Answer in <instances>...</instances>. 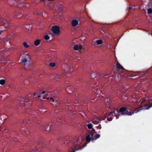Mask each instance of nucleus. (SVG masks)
Returning a JSON list of instances; mask_svg holds the SVG:
<instances>
[{
  "label": "nucleus",
  "mask_w": 152,
  "mask_h": 152,
  "mask_svg": "<svg viewBox=\"0 0 152 152\" xmlns=\"http://www.w3.org/2000/svg\"><path fill=\"white\" fill-rule=\"evenodd\" d=\"M62 120L60 118H57V119H56V121L58 122H60V121L62 123H63L62 122Z\"/></svg>",
  "instance_id": "nucleus-28"
},
{
  "label": "nucleus",
  "mask_w": 152,
  "mask_h": 152,
  "mask_svg": "<svg viewBox=\"0 0 152 152\" xmlns=\"http://www.w3.org/2000/svg\"><path fill=\"white\" fill-rule=\"evenodd\" d=\"M116 67L117 68L120 72L121 75H123L124 77L126 76L123 72V71L124 70V67L120 64L117 60L116 61Z\"/></svg>",
  "instance_id": "nucleus-8"
},
{
  "label": "nucleus",
  "mask_w": 152,
  "mask_h": 152,
  "mask_svg": "<svg viewBox=\"0 0 152 152\" xmlns=\"http://www.w3.org/2000/svg\"><path fill=\"white\" fill-rule=\"evenodd\" d=\"M44 38L45 40H48L49 39L50 37L48 35H46L45 36Z\"/></svg>",
  "instance_id": "nucleus-27"
},
{
  "label": "nucleus",
  "mask_w": 152,
  "mask_h": 152,
  "mask_svg": "<svg viewBox=\"0 0 152 152\" xmlns=\"http://www.w3.org/2000/svg\"><path fill=\"white\" fill-rule=\"evenodd\" d=\"M62 68L64 70L65 73H70L74 70L72 68L71 69V66L68 64H63Z\"/></svg>",
  "instance_id": "nucleus-6"
},
{
  "label": "nucleus",
  "mask_w": 152,
  "mask_h": 152,
  "mask_svg": "<svg viewBox=\"0 0 152 152\" xmlns=\"http://www.w3.org/2000/svg\"><path fill=\"white\" fill-rule=\"evenodd\" d=\"M131 106L130 105H126L125 107H121L119 110H114L113 111L106 115L107 117L110 116L111 115H114L116 117V119H118L120 116L125 115L123 112L127 110H129Z\"/></svg>",
  "instance_id": "nucleus-2"
},
{
  "label": "nucleus",
  "mask_w": 152,
  "mask_h": 152,
  "mask_svg": "<svg viewBox=\"0 0 152 152\" xmlns=\"http://www.w3.org/2000/svg\"><path fill=\"white\" fill-rule=\"evenodd\" d=\"M52 123L53 122H51V123H50L48 125H47L45 127V129L46 131H48L50 130L51 126L52 125Z\"/></svg>",
  "instance_id": "nucleus-13"
},
{
  "label": "nucleus",
  "mask_w": 152,
  "mask_h": 152,
  "mask_svg": "<svg viewBox=\"0 0 152 152\" xmlns=\"http://www.w3.org/2000/svg\"><path fill=\"white\" fill-rule=\"evenodd\" d=\"M5 64H7V62H5Z\"/></svg>",
  "instance_id": "nucleus-46"
},
{
  "label": "nucleus",
  "mask_w": 152,
  "mask_h": 152,
  "mask_svg": "<svg viewBox=\"0 0 152 152\" xmlns=\"http://www.w3.org/2000/svg\"><path fill=\"white\" fill-rule=\"evenodd\" d=\"M66 76H66V74L64 73L60 75L55 74H54L52 75L53 77L56 80H57L60 77H65Z\"/></svg>",
  "instance_id": "nucleus-9"
},
{
  "label": "nucleus",
  "mask_w": 152,
  "mask_h": 152,
  "mask_svg": "<svg viewBox=\"0 0 152 152\" xmlns=\"http://www.w3.org/2000/svg\"><path fill=\"white\" fill-rule=\"evenodd\" d=\"M49 65L52 67H53L55 66V64L54 62H51L49 64Z\"/></svg>",
  "instance_id": "nucleus-24"
},
{
  "label": "nucleus",
  "mask_w": 152,
  "mask_h": 152,
  "mask_svg": "<svg viewBox=\"0 0 152 152\" xmlns=\"http://www.w3.org/2000/svg\"><path fill=\"white\" fill-rule=\"evenodd\" d=\"M41 143V141H39V142L38 143V144H39V143Z\"/></svg>",
  "instance_id": "nucleus-41"
},
{
  "label": "nucleus",
  "mask_w": 152,
  "mask_h": 152,
  "mask_svg": "<svg viewBox=\"0 0 152 152\" xmlns=\"http://www.w3.org/2000/svg\"><path fill=\"white\" fill-rule=\"evenodd\" d=\"M78 101H75L74 102V103L75 104H77L78 102Z\"/></svg>",
  "instance_id": "nucleus-38"
},
{
  "label": "nucleus",
  "mask_w": 152,
  "mask_h": 152,
  "mask_svg": "<svg viewBox=\"0 0 152 152\" xmlns=\"http://www.w3.org/2000/svg\"><path fill=\"white\" fill-rule=\"evenodd\" d=\"M97 75L95 73H93L91 74V77L92 78H95L96 77V75Z\"/></svg>",
  "instance_id": "nucleus-25"
},
{
  "label": "nucleus",
  "mask_w": 152,
  "mask_h": 152,
  "mask_svg": "<svg viewBox=\"0 0 152 152\" xmlns=\"http://www.w3.org/2000/svg\"><path fill=\"white\" fill-rule=\"evenodd\" d=\"M104 120V119H102L101 118H96L94 119L92 121V122L94 124H98L99 123V122L100 121H101Z\"/></svg>",
  "instance_id": "nucleus-10"
},
{
  "label": "nucleus",
  "mask_w": 152,
  "mask_h": 152,
  "mask_svg": "<svg viewBox=\"0 0 152 152\" xmlns=\"http://www.w3.org/2000/svg\"><path fill=\"white\" fill-rule=\"evenodd\" d=\"M27 96L25 98H22L21 99H20V104L21 106H24L26 107L30 108L32 104V101L28 98Z\"/></svg>",
  "instance_id": "nucleus-3"
},
{
  "label": "nucleus",
  "mask_w": 152,
  "mask_h": 152,
  "mask_svg": "<svg viewBox=\"0 0 152 152\" xmlns=\"http://www.w3.org/2000/svg\"><path fill=\"white\" fill-rule=\"evenodd\" d=\"M147 71L142 72L141 73H140L139 75L140 77H145V76H147V74L146 73Z\"/></svg>",
  "instance_id": "nucleus-15"
},
{
  "label": "nucleus",
  "mask_w": 152,
  "mask_h": 152,
  "mask_svg": "<svg viewBox=\"0 0 152 152\" xmlns=\"http://www.w3.org/2000/svg\"><path fill=\"white\" fill-rule=\"evenodd\" d=\"M73 87L71 86H67L66 88V91L69 94H71L73 92Z\"/></svg>",
  "instance_id": "nucleus-11"
},
{
  "label": "nucleus",
  "mask_w": 152,
  "mask_h": 152,
  "mask_svg": "<svg viewBox=\"0 0 152 152\" xmlns=\"http://www.w3.org/2000/svg\"><path fill=\"white\" fill-rule=\"evenodd\" d=\"M2 32H3L2 30H0V35H1L2 34Z\"/></svg>",
  "instance_id": "nucleus-39"
},
{
  "label": "nucleus",
  "mask_w": 152,
  "mask_h": 152,
  "mask_svg": "<svg viewBox=\"0 0 152 152\" xmlns=\"http://www.w3.org/2000/svg\"><path fill=\"white\" fill-rule=\"evenodd\" d=\"M24 47L25 48H28L30 47V45H29L26 42H24L23 44Z\"/></svg>",
  "instance_id": "nucleus-18"
},
{
  "label": "nucleus",
  "mask_w": 152,
  "mask_h": 152,
  "mask_svg": "<svg viewBox=\"0 0 152 152\" xmlns=\"http://www.w3.org/2000/svg\"><path fill=\"white\" fill-rule=\"evenodd\" d=\"M5 81L4 80H0V84L2 85L5 84Z\"/></svg>",
  "instance_id": "nucleus-21"
},
{
  "label": "nucleus",
  "mask_w": 152,
  "mask_h": 152,
  "mask_svg": "<svg viewBox=\"0 0 152 152\" xmlns=\"http://www.w3.org/2000/svg\"><path fill=\"white\" fill-rule=\"evenodd\" d=\"M119 75H118V76H117V78H119Z\"/></svg>",
  "instance_id": "nucleus-42"
},
{
  "label": "nucleus",
  "mask_w": 152,
  "mask_h": 152,
  "mask_svg": "<svg viewBox=\"0 0 152 152\" xmlns=\"http://www.w3.org/2000/svg\"><path fill=\"white\" fill-rule=\"evenodd\" d=\"M51 30L53 34L57 35H58L60 34V28L57 26H52Z\"/></svg>",
  "instance_id": "nucleus-7"
},
{
  "label": "nucleus",
  "mask_w": 152,
  "mask_h": 152,
  "mask_svg": "<svg viewBox=\"0 0 152 152\" xmlns=\"http://www.w3.org/2000/svg\"><path fill=\"white\" fill-rule=\"evenodd\" d=\"M147 6L148 7H150L152 6V4L151 2H149L147 4Z\"/></svg>",
  "instance_id": "nucleus-29"
},
{
  "label": "nucleus",
  "mask_w": 152,
  "mask_h": 152,
  "mask_svg": "<svg viewBox=\"0 0 152 152\" xmlns=\"http://www.w3.org/2000/svg\"><path fill=\"white\" fill-rule=\"evenodd\" d=\"M78 60H80V61H79V62H77V64H80V63L81 64V63H83V61H81V60H80V59H77V61H78Z\"/></svg>",
  "instance_id": "nucleus-33"
},
{
  "label": "nucleus",
  "mask_w": 152,
  "mask_h": 152,
  "mask_svg": "<svg viewBox=\"0 0 152 152\" xmlns=\"http://www.w3.org/2000/svg\"><path fill=\"white\" fill-rule=\"evenodd\" d=\"M58 10L59 12H60L62 11V8L61 7H58Z\"/></svg>",
  "instance_id": "nucleus-30"
},
{
  "label": "nucleus",
  "mask_w": 152,
  "mask_h": 152,
  "mask_svg": "<svg viewBox=\"0 0 152 152\" xmlns=\"http://www.w3.org/2000/svg\"><path fill=\"white\" fill-rule=\"evenodd\" d=\"M118 94H120V93H119V92L118 93Z\"/></svg>",
  "instance_id": "nucleus-49"
},
{
  "label": "nucleus",
  "mask_w": 152,
  "mask_h": 152,
  "mask_svg": "<svg viewBox=\"0 0 152 152\" xmlns=\"http://www.w3.org/2000/svg\"><path fill=\"white\" fill-rule=\"evenodd\" d=\"M78 23V22L77 20H73L72 22V25L73 26H77Z\"/></svg>",
  "instance_id": "nucleus-14"
},
{
  "label": "nucleus",
  "mask_w": 152,
  "mask_h": 152,
  "mask_svg": "<svg viewBox=\"0 0 152 152\" xmlns=\"http://www.w3.org/2000/svg\"><path fill=\"white\" fill-rule=\"evenodd\" d=\"M85 127H86V125H85Z\"/></svg>",
  "instance_id": "nucleus-47"
},
{
  "label": "nucleus",
  "mask_w": 152,
  "mask_h": 152,
  "mask_svg": "<svg viewBox=\"0 0 152 152\" xmlns=\"http://www.w3.org/2000/svg\"><path fill=\"white\" fill-rule=\"evenodd\" d=\"M45 91H42V92L41 93L42 94H45Z\"/></svg>",
  "instance_id": "nucleus-37"
},
{
  "label": "nucleus",
  "mask_w": 152,
  "mask_h": 152,
  "mask_svg": "<svg viewBox=\"0 0 152 152\" xmlns=\"http://www.w3.org/2000/svg\"><path fill=\"white\" fill-rule=\"evenodd\" d=\"M39 110H39V111H40V110H42V109H41V108H40V109H39Z\"/></svg>",
  "instance_id": "nucleus-45"
},
{
  "label": "nucleus",
  "mask_w": 152,
  "mask_h": 152,
  "mask_svg": "<svg viewBox=\"0 0 152 152\" xmlns=\"http://www.w3.org/2000/svg\"><path fill=\"white\" fill-rule=\"evenodd\" d=\"M107 119L108 121H111L112 120V118L111 117H108L107 118Z\"/></svg>",
  "instance_id": "nucleus-32"
},
{
  "label": "nucleus",
  "mask_w": 152,
  "mask_h": 152,
  "mask_svg": "<svg viewBox=\"0 0 152 152\" xmlns=\"http://www.w3.org/2000/svg\"><path fill=\"white\" fill-rule=\"evenodd\" d=\"M148 13L149 14L152 13V8H150L148 9Z\"/></svg>",
  "instance_id": "nucleus-22"
},
{
  "label": "nucleus",
  "mask_w": 152,
  "mask_h": 152,
  "mask_svg": "<svg viewBox=\"0 0 152 152\" xmlns=\"http://www.w3.org/2000/svg\"><path fill=\"white\" fill-rule=\"evenodd\" d=\"M11 26V24L9 23H5L4 24V26L7 28V27H10Z\"/></svg>",
  "instance_id": "nucleus-20"
},
{
  "label": "nucleus",
  "mask_w": 152,
  "mask_h": 152,
  "mask_svg": "<svg viewBox=\"0 0 152 152\" xmlns=\"http://www.w3.org/2000/svg\"><path fill=\"white\" fill-rule=\"evenodd\" d=\"M40 149H36V148H35L33 150L31 151L30 152H36V151L40 152Z\"/></svg>",
  "instance_id": "nucleus-23"
},
{
  "label": "nucleus",
  "mask_w": 152,
  "mask_h": 152,
  "mask_svg": "<svg viewBox=\"0 0 152 152\" xmlns=\"http://www.w3.org/2000/svg\"><path fill=\"white\" fill-rule=\"evenodd\" d=\"M40 1H44V0H40Z\"/></svg>",
  "instance_id": "nucleus-48"
},
{
  "label": "nucleus",
  "mask_w": 152,
  "mask_h": 152,
  "mask_svg": "<svg viewBox=\"0 0 152 152\" xmlns=\"http://www.w3.org/2000/svg\"><path fill=\"white\" fill-rule=\"evenodd\" d=\"M25 123L26 124V123H28V122H27V121H25Z\"/></svg>",
  "instance_id": "nucleus-43"
},
{
  "label": "nucleus",
  "mask_w": 152,
  "mask_h": 152,
  "mask_svg": "<svg viewBox=\"0 0 152 152\" xmlns=\"http://www.w3.org/2000/svg\"><path fill=\"white\" fill-rule=\"evenodd\" d=\"M92 125L91 124H89L87 125V127L89 129H91L92 127Z\"/></svg>",
  "instance_id": "nucleus-26"
},
{
  "label": "nucleus",
  "mask_w": 152,
  "mask_h": 152,
  "mask_svg": "<svg viewBox=\"0 0 152 152\" xmlns=\"http://www.w3.org/2000/svg\"><path fill=\"white\" fill-rule=\"evenodd\" d=\"M34 96V97H38L39 99H40L39 98L41 97V96L40 95V94H39L38 92L34 93L33 94Z\"/></svg>",
  "instance_id": "nucleus-16"
},
{
  "label": "nucleus",
  "mask_w": 152,
  "mask_h": 152,
  "mask_svg": "<svg viewBox=\"0 0 152 152\" xmlns=\"http://www.w3.org/2000/svg\"><path fill=\"white\" fill-rule=\"evenodd\" d=\"M50 99L53 102H54V100L53 97H50Z\"/></svg>",
  "instance_id": "nucleus-35"
},
{
  "label": "nucleus",
  "mask_w": 152,
  "mask_h": 152,
  "mask_svg": "<svg viewBox=\"0 0 152 152\" xmlns=\"http://www.w3.org/2000/svg\"><path fill=\"white\" fill-rule=\"evenodd\" d=\"M22 53H18V54L20 56H21L22 55Z\"/></svg>",
  "instance_id": "nucleus-40"
},
{
  "label": "nucleus",
  "mask_w": 152,
  "mask_h": 152,
  "mask_svg": "<svg viewBox=\"0 0 152 152\" xmlns=\"http://www.w3.org/2000/svg\"><path fill=\"white\" fill-rule=\"evenodd\" d=\"M29 59V56L27 54L22 56L21 58V60L22 63H23V64L24 65V68L25 69H26L30 65Z\"/></svg>",
  "instance_id": "nucleus-5"
},
{
  "label": "nucleus",
  "mask_w": 152,
  "mask_h": 152,
  "mask_svg": "<svg viewBox=\"0 0 152 152\" xmlns=\"http://www.w3.org/2000/svg\"><path fill=\"white\" fill-rule=\"evenodd\" d=\"M42 98L43 99H45V97H44L43 96L42 97Z\"/></svg>",
  "instance_id": "nucleus-44"
},
{
  "label": "nucleus",
  "mask_w": 152,
  "mask_h": 152,
  "mask_svg": "<svg viewBox=\"0 0 152 152\" xmlns=\"http://www.w3.org/2000/svg\"><path fill=\"white\" fill-rule=\"evenodd\" d=\"M140 101L141 103L145 102V103L143 106L136 108L134 111L129 109V110L125 111L126 113L123 112V113H125L126 115H132L134 113H137L141 110H148L152 107V99L149 97L143 98H142Z\"/></svg>",
  "instance_id": "nucleus-1"
},
{
  "label": "nucleus",
  "mask_w": 152,
  "mask_h": 152,
  "mask_svg": "<svg viewBox=\"0 0 152 152\" xmlns=\"http://www.w3.org/2000/svg\"><path fill=\"white\" fill-rule=\"evenodd\" d=\"M96 132H90L88 134L86 137V140L88 142H90L91 140L93 141L94 140H96L99 137L100 135L99 134H94Z\"/></svg>",
  "instance_id": "nucleus-4"
},
{
  "label": "nucleus",
  "mask_w": 152,
  "mask_h": 152,
  "mask_svg": "<svg viewBox=\"0 0 152 152\" xmlns=\"http://www.w3.org/2000/svg\"><path fill=\"white\" fill-rule=\"evenodd\" d=\"M40 40L37 39L34 42V44L35 46H37L40 44Z\"/></svg>",
  "instance_id": "nucleus-17"
},
{
  "label": "nucleus",
  "mask_w": 152,
  "mask_h": 152,
  "mask_svg": "<svg viewBox=\"0 0 152 152\" xmlns=\"http://www.w3.org/2000/svg\"><path fill=\"white\" fill-rule=\"evenodd\" d=\"M131 9V7H128L127 8H126V10L127 11H129V10L130 9Z\"/></svg>",
  "instance_id": "nucleus-34"
},
{
  "label": "nucleus",
  "mask_w": 152,
  "mask_h": 152,
  "mask_svg": "<svg viewBox=\"0 0 152 152\" xmlns=\"http://www.w3.org/2000/svg\"><path fill=\"white\" fill-rule=\"evenodd\" d=\"M108 75H109V74H104V75H102V77L104 78H106L107 77H106L107 76H108Z\"/></svg>",
  "instance_id": "nucleus-31"
},
{
  "label": "nucleus",
  "mask_w": 152,
  "mask_h": 152,
  "mask_svg": "<svg viewBox=\"0 0 152 152\" xmlns=\"http://www.w3.org/2000/svg\"><path fill=\"white\" fill-rule=\"evenodd\" d=\"M102 40L101 39L98 40L96 41V43L97 45H100L102 44Z\"/></svg>",
  "instance_id": "nucleus-19"
},
{
  "label": "nucleus",
  "mask_w": 152,
  "mask_h": 152,
  "mask_svg": "<svg viewBox=\"0 0 152 152\" xmlns=\"http://www.w3.org/2000/svg\"><path fill=\"white\" fill-rule=\"evenodd\" d=\"M82 48L81 45H79L77 44L75 45L73 47L74 49L75 50H80L82 49Z\"/></svg>",
  "instance_id": "nucleus-12"
},
{
  "label": "nucleus",
  "mask_w": 152,
  "mask_h": 152,
  "mask_svg": "<svg viewBox=\"0 0 152 152\" xmlns=\"http://www.w3.org/2000/svg\"><path fill=\"white\" fill-rule=\"evenodd\" d=\"M110 100V99H109V98H107L106 99V101H107V102H108Z\"/></svg>",
  "instance_id": "nucleus-36"
}]
</instances>
